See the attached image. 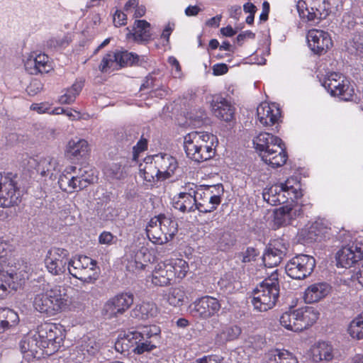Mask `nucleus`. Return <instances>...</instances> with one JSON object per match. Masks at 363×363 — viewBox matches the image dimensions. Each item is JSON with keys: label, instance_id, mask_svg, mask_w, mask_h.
Returning a JSON list of instances; mask_svg holds the SVG:
<instances>
[{"label": "nucleus", "instance_id": "62", "mask_svg": "<svg viewBox=\"0 0 363 363\" xmlns=\"http://www.w3.org/2000/svg\"><path fill=\"white\" fill-rule=\"evenodd\" d=\"M228 70V66L225 64H216L213 67V73L216 76L224 74Z\"/></svg>", "mask_w": 363, "mask_h": 363}, {"label": "nucleus", "instance_id": "43", "mask_svg": "<svg viewBox=\"0 0 363 363\" xmlns=\"http://www.w3.org/2000/svg\"><path fill=\"white\" fill-rule=\"evenodd\" d=\"M167 262L172 267V272L174 274V278L182 279L186 276L189 270V265L185 260L173 259Z\"/></svg>", "mask_w": 363, "mask_h": 363}, {"label": "nucleus", "instance_id": "18", "mask_svg": "<svg viewBox=\"0 0 363 363\" xmlns=\"http://www.w3.org/2000/svg\"><path fill=\"white\" fill-rule=\"evenodd\" d=\"M306 38L311 50L319 55L325 54L333 46L330 34L323 30H309Z\"/></svg>", "mask_w": 363, "mask_h": 363}, {"label": "nucleus", "instance_id": "11", "mask_svg": "<svg viewBox=\"0 0 363 363\" xmlns=\"http://www.w3.org/2000/svg\"><path fill=\"white\" fill-rule=\"evenodd\" d=\"M315 260L312 256L300 254L291 258L286 264V274L294 279H303L313 272Z\"/></svg>", "mask_w": 363, "mask_h": 363}, {"label": "nucleus", "instance_id": "8", "mask_svg": "<svg viewBox=\"0 0 363 363\" xmlns=\"http://www.w3.org/2000/svg\"><path fill=\"white\" fill-rule=\"evenodd\" d=\"M38 335L41 340L40 347L45 349L46 355H51L58 351L65 337L62 325L52 323L42 325Z\"/></svg>", "mask_w": 363, "mask_h": 363}, {"label": "nucleus", "instance_id": "10", "mask_svg": "<svg viewBox=\"0 0 363 363\" xmlns=\"http://www.w3.org/2000/svg\"><path fill=\"white\" fill-rule=\"evenodd\" d=\"M16 178L12 173H0V207L9 208L20 203L21 191Z\"/></svg>", "mask_w": 363, "mask_h": 363}, {"label": "nucleus", "instance_id": "32", "mask_svg": "<svg viewBox=\"0 0 363 363\" xmlns=\"http://www.w3.org/2000/svg\"><path fill=\"white\" fill-rule=\"evenodd\" d=\"M140 174L148 182L161 180L160 172L155 165V161L152 160V157L145 158L144 163L140 164Z\"/></svg>", "mask_w": 363, "mask_h": 363}, {"label": "nucleus", "instance_id": "17", "mask_svg": "<svg viewBox=\"0 0 363 363\" xmlns=\"http://www.w3.org/2000/svg\"><path fill=\"white\" fill-rule=\"evenodd\" d=\"M196 210L201 213H211L220 203V195H216L211 187L195 189Z\"/></svg>", "mask_w": 363, "mask_h": 363}, {"label": "nucleus", "instance_id": "31", "mask_svg": "<svg viewBox=\"0 0 363 363\" xmlns=\"http://www.w3.org/2000/svg\"><path fill=\"white\" fill-rule=\"evenodd\" d=\"M211 107L213 114L218 118L224 121H230L233 119L235 109L227 100L220 99L213 101Z\"/></svg>", "mask_w": 363, "mask_h": 363}, {"label": "nucleus", "instance_id": "6", "mask_svg": "<svg viewBox=\"0 0 363 363\" xmlns=\"http://www.w3.org/2000/svg\"><path fill=\"white\" fill-rule=\"evenodd\" d=\"M68 272L83 284H94L99 279L100 270L94 259L85 255H78L70 259Z\"/></svg>", "mask_w": 363, "mask_h": 363}, {"label": "nucleus", "instance_id": "58", "mask_svg": "<svg viewBox=\"0 0 363 363\" xmlns=\"http://www.w3.org/2000/svg\"><path fill=\"white\" fill-rule=\"evenodd\" d=\"M127 17L126 15L119 11L117 10L113 15V23L116 26H121L126 24Z\"/></svg>", "mask_w": 363, "mask_h": 363}, {"label": "nucleus", "instance_id": "45", "mask_svg": "<svg viewBox=\"0 0 363 363\" xmlns=\"http://www.w3.org/2000/svg\"><path fill=\"white\" fill-rule=\"evenodd\" d=\"M38 73H48L52 69V66L49 60V57L43 53L32 54Z\"/></svg>", "mask_w": 363, "mask_h": 363}, {"label": "nucleus", "instance_id": "48", "mask_svg": "<svg viewBox=\"0 0 363 363\" xmlns=\"http://www.w3.org/2000/svg\"><path fill=\"white\" fill-rule=\"evenodd\" d=\"M130 334H139L143 339L152 340V337H157L160 333V330L156 325H146L140 328L138 330L129 331Z\"/></svg>", "mask_w": 363, "mask_h": 363}, {"label": "nucleus", "instance_id": "24", "mask_svg": "<svg viewBox=\"0 0 363 363\" xmlns=\"http://www.w3.org/2000/svg\"><path fill=\"white\" fill-rule=\"evenodd\" d=\"M147 249L142 247L134 254L126 255L125 268L126 270L133 274H138L145 269L149 260L145 259Z\"/></svg>", "mask_w": 363, "mask_h": 363}, {"label": "nucleus", "instance_id": "46", "mask_svg": "<svg viewBox=\"0 0 363 363\" xmlns=\"http://www.w3.org/2000/svg\"><path fill=\"white\" fill-rule=\"evenodd\" d=\"M347 331L354 339H363V315H360L351 321Z\"/></svg>", "mask_w": 363, "mask_h": 363}, {"label": "nucleus", "instance_id": "49", "mask_svg": "<svg viewBox=\"0 0 363 363\" xmlns=\"http://www.w3.org/2000/svg\"><path fill=\"white\" fill-rule=\"evenodd\" d=\"M295 310L284 313L280 317L281 325L289 330L295 332L296 326Z\"/></svg>", "mask_w": 363, "mask_h": 363}, {"label": "nucleus", "instance_id": "40", "mask_svg": "<svg viewBox=\"0 0 363 363\" xmlns=\"http://www.w3.org/2000/svg\"><path fill=\"white\" fill-rule=\"evenodd\" d=\"M157 313V307L153 302L143 301L137 305L133 310V314L135 317L147 319L153 317Z\"/></svg>", "mask_w": 363, "mask_h": 363}, {"label": "nucleus", "instance_id": "35", "mask_svg": "<svg viewBox=\"0 0 363 363\" xmlns=\"http://www.w3.org/2000/svg\"><path fill=\"white\" fill-rule=\"evenodd\" d=\"M59 162L54 157H47L40 158L36 165L37 172L43 177H52L55 172L60 171Z\"/></svg>", "mask_w": 363, "mask_h": 363}, {"label": "nucleus", "instance_id": "53", "mask_svg": "<svg viewBox=\"0 0 363 363\" xmlns=\"http://www.w3.org/2000/svg\"><path fill=\"white\" fill-rule=\"evenodd\" d=\"M73 179L72 177H69L67 174H62L60 175L59 180H58V184L60 188L66 192H73Z\"/></svg>", "mask_w": 363, "mask_h": 363}, {"label": "nucleus", "instance_id": "2", "mask_svg": "<svg viewBox=\"0 0 363 363\" xmlns=\"http://www.w3.org/2000/svg\"><path fill=\"white\" fill-rule=\"evenodd\" d=\"M253 144L262 160L272 167H281L286 163L287 155L281 138L264 132L253 140Z\"/></svg>", "mask_w": 363, "mask_h": 363}, {"label": "nucleus", "instance_id": "27", "mask_svg": "<svg viewBox=\"0 0 363 363\" xmlns=\"http://www.w3.org/2000/svg\"><path fill=\"white\" fill-rule=\"evenodd\" d=\"M195 196V189L192 188L188 192H181L174 197L173 207L183 213L194 212L196 210Z\"/></svg>", "mask_w": 363, "mask_h": 363}, {"label": "nucleus", "instance_id": "20", "mask_svg": "<svg viewBox=\"0 0 363 363\" xmlns=\"http://www.w3.org/2000/svg\"><path fill=\"white\" fill-rule=\"evenodd\" d=\"M287 252V246L280 240L270 244L262 256L264 265L269 268L277 266Z\"/></svg>", "mask_w": 363, "mask_h": 363}, {"label": "nucleus", "instance_id": "1", "mask_svg": "<svg viewBox=\"0 0 363 363\" xmlns=\"http://www.w3.org/2000/svg\"><path fill=\"white\" fill-rule=\"evenodd\" d=\"M72 305V301L67 289L62 286L47 285L37 292L33 301L34 308L49 315H55L67 311Z\"/></svg>", "mask_w": 363, "mask_h": 363}, {"label": "nucleus", "instance_id": "14", "mask_svg": "<svg viewBox=\"0 0 363 363\" xmlns=\"http://www.w3.org/2000/svg\"><path fill=\"white\" fill-rule=\"evenodd\" d=\"M132 293H121L108 299L102 309V314L108 319L123 314L133 303Z\"/></svg>", "mask_w": 363, "mask_h": 363}, {"label": "nucleus", "instance_id": "52", "mask_svg": "<svg viewBox=\"0 0 363 363\" xmlns=\"http://www.w3.org/2000/svg\"><path fill=\"white\" fill-rule=\"evenodd\" d=\"M116 67H117V65L114 52H109L103 57L99 66V69L101 72H105L111 68L114 69Z\"/></svg>", "mask_w": 363, "mask_h": 363}, {"label": "nucleus", "instance_id": "19", "mask_svg": "<svg viewBox=\"0 0 363 363\" xmlns=\"http://www.w3.org/2000/svg\"><path fill=\"white\" fill-rule=\"evenodd\" d=\"M280 116V109L275 104L262 102L257 108V119L262 127L275 125Z\"/></svg>", "mask_w": 363, "mask_h": 363}, {"label": "nucleus", "instance_id": "54", "mask_svg": "<svg viewBox=\"0 0 363 363\" xmlns=\"http://www.w3.org/2000/svg\"><path fill=\"white\" fill-rule=\"evenodd\" d=\"M259 254V252L257 249L251 247H247V250L240 255L242 262L247 263L254 261Z\"/></svg>", "mask_w": 363, "mask_h": 363}, {"label": "nucleus", "instance_id": "50", "mask_svg": "<svg viewBox=\"0 0 363 363\" xmlns=\"http://www.w3.org/2000/svg\"><path fill=\"white\" fill-rule=\"evenodd\" d=\"M184 297V292L181 289L173 288L167 296V301L173 306H179L182 305Z\"/></svg>", "mask_w": 363, "mask_h": 363}, {"label": "nucleus", "instance_id": "3", "mask_svg": "<svg viewBox=\"0 0 363 363\" xmlns=\"http://www.w3.org/2000/svg\"><path fill=\"white\" fill-rule=\"evenodd\" d=\"M214 135L206 132L193 131L185 135L184 148L189 158L202 162L212 158L216 153Z\"/></svg>", "mask_w": 363, "mask_h": 363}, {"label": "nucleus", "instance_id": "16", "mask_svg": "<svg viewBox=\"0 0 363 363\" xmlns=\"http://www.w3.org/2000/svg\"><path fill=\"white\" fill-rule=\"evenodd\" d=\"M337 266L348 268L363 259V244L357 240L342 247L336 255Z\"/></svg>", "mask_w": 363, "mask_h": 363}, {"label": "nucleus", "instance_id": "25", "mask_svg": "<svg viewBox=\"0 0 363 363\" xmlns=\"http://www.w3.org/2000/svg\"><path fill=\"white\" fill-rule=\"evenodd\" d=\"M174 278V274L172 272V267L167 262L159 263L152 274V282L158 286H165L171 284Z\"/></svg>", "mask_w": 363, "mask_h": 363}, {"label": "nucleus", "instance_id": "57", "mask_svg": "<svg viewBox=\"0 0 363 363\" xmlns=\"http://www.w3.org/2000/svg\"><path fill=\"white\" fill-rule=\"evenodd\" d=\"M80 181L83 185H84V188H86L89 184L94 182L95 177L92 174H89L86 171H82L79 169V172L77 174Z\"/></svg>", "mask_w": 363, "mask_h": 363}, {"label": "nucleus", "instance_id": "59", "mask_svg": "<svg viewBox=\"0 0 363 363\" xmlns=\"http://www.w3.org/2000/svg\"><path fill=\"white\" fill-rule=\"evenodd\" d=\"M65 40L63 38L53 37L47 42V45L50 48H57L64 45Z\"/></svg>", "mask_w": 363, "mask_h": 363}, {"label": "nucleus", "instance_id": "29", "mask_svg": "<svg viewBox=\"0 0 363 363\" xmlns=\"http://www.w3.org/2000/svg\"><path fill=\"white\" fill-rule=\"evenodd\" d=\"M330 291V286L325 282H319L310 285L304 292V300L306 303H315L325 298Z\"/></svg>", "mask_w": 363, "mask_h": 363}, {"label": "nucleus", "instance_id": "47", "mask_svg": "<svg viewBox=\"0 0 363 363\" xmlns=\"http://www.w3.org/2000/svg\"><path fill=\"white\" fill-rule=\"evenodd\" d=\"M104 174L108 179H122L125 176V172L122 166L118 163H112L104 168Z\"/></svg>", "mask_w": 363, "mask_h": 363}, {"label": "nucleus", "instance_id": "4", "mask_svg": "<svg viewBox=\"0 0 363 363\" xmlns=\"http://www.w3.org/2000/svg\"><path fill=\"white\" fill-rule=\"evenodd\" d=\"M278 270L275 269L254 290L251 300L254 309L266 312L273 308L279 296Z\"/></svg>", "mask_w": 363, "mask_h": 363}, {"label": "nucleus", "instance_id": "42", "mask_svg": "<svg viewBox=\"0 0 363 363\" xmlns=\"http://www.w3.org/2000/svg\"><path fill=\"white\" fill-rule=\"evenodd\" d=\"M83 84L82 82H76L67 89L64 94L59 98V102L61 104H69L75 101L77 95L82 89Z\"/></svg>", "mask_w": 363, "mask_h": 363}, {"label": "nucleus", "instance_id": "36", "mask_svg": "<svg viewBox=\"0 0 363 363\" xmlns=\"http://www.w3.org/2000/svg\"><path fill=\"white\" fill-rule=\"evenodd\" d=\"M133 35L135 41L138 43L147 42L151 38L150 24L145 20H136L134 23Z\"/></svg>", "mask_w": 363, "mask_h": 363}, {"label": "nucleus", "instance_id": "7", "mask_svg": "<svg viewBox=\"0 0 363 363\" xmlns=\"http://www.w3.org/2000/svg\"><path fill=\"white\" fill-rule=\"evenodd\" d=\"M297 10L301 19L313 26L329 15L330 6L327 0H300Z\"/></svg>", "mask_w": 363, "mask_h": 363}, {"label": "nucleus", "instance_id": "64", "mask_svg": "<svg viewBox=\"0 0 363 363\" xmlns=\"http://www.w3.org/2000/svg\"><path fill=\"white\" fill-rule=\"evenodd\" d=\"M42 89V86L40 82L34 81L28 87L27 91L30 95H35Z\"/></svg>", "mask_w": 363, "mask_h": 363}, {"label": "nucleus", "instance_id": "28", "mask_svg": "<svg viewBox=\"0 0 363 363\" xmlns=\"http://www.w3.org/2000/svg\"><path fill=\"white\" fill-rule=\"evenodd\" d=\"M262 196L264 200L272 206L284 203L289 201L288 196L285 194L284 190L280 184H276L265 188Z\"/></svg>", "mask_w": 363, "mask_h": 363}, {"label": "nucleus", "instance_id": "13", "mask_svg": "<svg viewBox=\"0 0 363 363\" xmlns=\"http://www.w3.org/2000/svg\"><path fill=\"white\" fill-rule=\"evenodd\" d=\"M221 308L220 301L210 296L197 298L189 306V313L196 318L207 320L216 315Z\"/></svg>", "mask_w": 363, "mask_h": 363}, {"label": "nucleus", "instance_id": "37", "mask_svg": "<svg viewBox=\"0 0 363 363\" xmlns=\"http://www.w3.org/2000/svg\"><path fill=\"white\" fill-rule=\"evenodd\" d=\"M333 350L325 342H318L312 349V358L314 362L330 361L333 359Z\"/></svg>", "mask_w": 363, "mask_h": 363}, {"label": "nucleus", "instance_id": "56", "mask_svg": "<svg viewBox=\"0 0 363 363\" xmlns=\"http://www.w3.org/2000/svg\"><path fill=\"white\" fill-rule=\"evenodd\" d=\"M223 357L216 355H206L196 359L195 363H222Z\"/></svg>", "mask_w": 363, "mask_h": 363}, {"label": "nucleus", "instance_id": "41", "mask_svg": "<svg viewBox=\"0 0 363 363\" xmlns=\"http://www.w3.org/2000/svg\"><path fill=\"white\" fill-rule=\"evenodd\" d=\"M40 340L38 335H34L23 340L21 345L22 352H30L31 354L35 357L38 353V349H40L43 351L42 354H44L45 349L40 347Z\"/></svg>", "mask_w": 363, "mask_h": 363}, {"label": "nucleus", "instance_id": "51", "mask_svg": "<svg viewBox=\"0 0 363 363\" xmlns=\"http://www.w3.org/2000/svg\"><path fill=\"white\" fill-rule=\"evenodd\" d=\"M347 49L352 53H363V34L356 33L347 43Z\"/></svg>", "mask_w": 363, "mask_h": 363}, {"label": "nucleus", "instance_id": "22", "mask_svg": "<svg viewBox=\"0 0 363 363\" xmlns=\"http://www.w3.org/2000/svg\"><path fill=\"white\" fill-rule=\"evenodd\" d=\"M303 214L301 205L296 203L292 206H284L274 212V223L277 227L289 225L292 220Z\"/></svg>", "mask_w": 363, "mask_h": 363}, {"label": "nucleus", "instance_id": "55", "mask_svg": "<svg viewBox=\"0 0 363 363\" xmlns=\"http://www.w3.org/2000/svg\"><path fill=\"white\" fill-rule=\"evenodd\" d=\"M26 70L30 74H38V68L35 65L32 54L29 55L24 62Z\"/></svg>", "mask_w": 363, "mask_h": 363}, {"label": "nucleus", "instance_id": "61", "mask_svg": "<svg viewBox=\"0 0 363 363\" xmlns=\"http://www.w3.org/2000/svg\"><path fill=\"white\" fill-rule=\"evenodd\" d=\"M125 335L123 337H121L120 340H118L116 344H115V348L118 352H123L125 350H128L130 347V344L125 343L127 342V340H125Z\"/></svg>", "mask_w": 363, "mask_h": 363}, {"label": "nucleus", "instance_id": "39", "mask_svg": "<svg viewBox=\"0 0 363 363\" xmlns=\"http://www.w3.org/2000/svg\"><path fill=\"white\" fill-rule=\"evenodd\" d=\"M18 320V315L14 311L0 308V333L17 325Z\"/></svg>", "mask_w": 363, "mask_h": 363}, {"label": "nucleus", "instance_id": "21", "mask_svg": "<svg viewBox=\"0 0 363 363\" xmlns=\"http://www.w3.org/2000/svg\"><path fill=\"white\" fill-rule=\"evenodd\" d=\"M160 174L161 180L171 177L178 167L176 159L167 153H160L152 156Z\"/></svg>", "mask_w": 363, "mask_h": 363}, {"label": "nucleus", "instance_id": "5", "mask_svg": "<svg viewBox=\"0 0 363 363\" xmlns=\"http://www.w3.org/2000/svg\"><path fill=\"white\" fill-rule=\"evenodd\" d=\"M177 231V222L164 214L152 218L146 227L147 235L150 240L160 245L171 240Z\"/></svg>", "mask_w": 363, "mask_h": 363}, {"label": "nucleus", "instance_id": "26", "mask_svg": "<svg viewBox=\"0 0 363 363\" xmlns=\"http://www.w3.org/2000/svg\"><path fill=\"white\" fill-rule=\"evenodd\" d=\"M125 337L127 342L130 344V347H133V352L136 354L151 352L157 347L153 340L143 339L139 334L127 333L125 334Z\"/></svg>", "mask_w": 363, "mask_h": 363}, {"label": "nucleus", "instance_id": "15", "mask_svg": "<svg viewBox=\"0 0 363 363\" xmlns=\"http://www.w3.org/2000/svg\"><path fill=\"white\" fill-rule=\"evenodd\" d=\"M100 349V344L95 337L84 336L71 354V359L75 363L89 362Z\"/></svg>", "mask_w": 363, "mask_h": 363}, {"label": "nucleus", "instance_id": "23", "mask_svg": "<svg viewBox=\"0 0 363 363\" xmlns=\"http://www.w3.org/2000/svg\"><path fill=\"white\" fill-rule=\"evenodd\" d=\"M296 325L295 332H301L314 324L319 318V312L313 307L306 306L295 310Z\"/></svg>", "mask_w": 363, "mask_h": 363}, {"label": "nucleus", "instance_id": "34", "mask_svg": "<svg viewBox=\"0 0 363 363\" xmlns=\"http://www.w3.org/2000/svg\"><path fill=\"white\" fill-rule=\"evenodd\" d=\"M267 363H298L297 358L285 350L274 349L265 354Z\"/></svg>", "mask_w": 363, "mask_h": 363}, {"label": "nucleus", "instance_id": "44", "mask_svg": "<svg viewBox=\"0 0 363 363\" xmlns=\"http://www.w3.org/2000/svg\"><path fill=\"white\" fill-rule=\"evenodd\" d=\"M114 55H116V65L119 67L132 65L138 60V55L128 51L116 52Z\"/></svg>", "mask_w": 363, "mask_h": 363}, {"label": "nucleus", "instance_id": "33", "mask_svg": "<svg viewBox=\"0 0 363 363\" xmlns=\"http://www.w3.org/2000/svg\"><path fill=\"white\" fill-rule=\"evenodd\" d=\"M242 333L241 328L236 325H225L221 330L218 333L215 337V344L223 345L228 342L233 341L239 337Z\"/></svg>", "mask_w": 363, "mask_h": 363}, {"label": "nucleus", "instance_id": "38", "mask_svg": "<svg viewBox=\"0 0 363 363\" xmlns=\"http://www.w3.org/2000/svg\"><path fill=\"white\" fill-rule=\"evenodd\" d=\"M279 184L282 186L285 194L288 196V200L294 201L302 196L301 183L297 177H289L284 182Z\"/></svg>", "mask_w": 363, "mask_h": 363}, {"label": "nucleus", "instance_id": "12", "mask_svg": "<svg viewBox=\"0 0 363 363\" xmlns=\"http://www.w3.org/2000/svg\"><path fill=\"white\" fill-rule=\"evenodd\" d=\"M69 254L64 248L52 247L47 253L45 264L48 272L53 276H60L68 270Z\"/></svg>", "mask_w": 363, "mask_h": 363}, {"label": "nucleus", "instance_id": "63", "mask_svg": "<svg viewBox=\"0 0 363 363\" xmlns=\"http://www.w3.org/2000/svg\"><path fill=\"white\" fill-rule=\"evenodd\" d=\"M155 82L156 79L152 74H150L146 77L145 82L142 84L140 89H155L157 85Z\"/></svg>", "mask_w": 363, "mask_h": 363}, {"label": "nucleus", "instance_id": "9", "mask_svg": "<svg viewBox=\"0 0 363 363\" xmlns=\"http://www.w3.org/2000/svg\"><path fill=\"white\" fill-rule=\"evenodd\" d=\"M320 82L331 96H337L342 100L350 101L354 95V90L350 82L339 72H328Z\"/></svg>", "mask_w": 363, "mask_h": 363}, {"label": "nucleus", "instance_id": "60", "mask_svg": "<svg viewBox=\"0 0 363 363\" xmlns=\"http://www.w3.org/2000/svg\"><path fill=\"white\" fill-rule=\"evenodd\" d=\"M113 235L106 231L101 233L99 237V243L104 245H111L113 242Z\"/></svg>", "mask_w": 363, "mask_h": 363}, {"label": "nucleus", "instance_id": "30", "mask_svg": "<svg viewBox=\"0 0 363 363\" xmlns=\"http://www.w3.org/2000/svg\"><path fill=\"white\" fill-rule=\"evenodd\" d=\"M89 152V144L84 139H72L68 142L66 148L67 157L73 160L85 157Z\"/></svg>", "mask_w": 363, "mask_h": 363}]
</instances>
